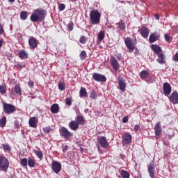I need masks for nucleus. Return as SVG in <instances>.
I'll return each instance as SVG.
<instances>
[{
  "instance_id": "f257e3e1",
  "label": "nucleus",
  "mask_w": 178,
  "mask_h": 178,
  "mask_svg": "<svg viewBox=\"0 0 178 178\" xmlns=\"http://www.w3.org/2000/svg\"><path fill=\"white\" fill-rule=\"evenodd\" d=\"M47 16V11L42 8L36 9L31 15V21L33 23L37 22H42Z\"/></svg>"
},
{
  "instance_id": "f03ea898",
  "label": "nucleus",
  "mask_w": 178,
  "mask_h": 178,
  "mask_svg": "<svg viewBox=\"0 0 178 178\" xmlns=\"http://www.w3.org/2000/svg\"><path fill=\"white\" fill-rule=\"evenodd\" d=\"M90 23L93 25L99 24L101 22V14L98 12V10H92L90 13Z\"/></svg>"
},
{
  "instance_id": "7ed1b4c3",
  "label": "nucleus",
  "mask_w": 178,
  "mask_h": 178,
  "mask_svg": "<svg viewBox=\"0 0 178 178\" xmlns=\"http://www.w3.org/2000/svg\"><path fill=\"white\" fill-rule=\"evenodd\" d=\"M124 41L128 51L133 52V51L136 49V42H134L133 38L127 37L124 38Z\"/></svg>"
},
{
  "instance_id": "20e7f679",
  "label": "nucleus",
  "mask_w": 178,
  "mask_h": 178,
  "mask_svg": "<svg viewBox=\"0 0 178 178\" xmlns=\"http://www.w3.org/2000/svg\"><path fill=\"white\" fill-rule=\"evenodd\" d=\"M3 111L6 115H12L16 112V106L11 104L3 103Z\"/></svg>"
},
{
  "instance_id": "39448f33",
  "label": "nucleus",
  "mask_w": 178,
  "mask_h": 178,
  "mask_svg": "<svg viewBox=\"0 0 178 178\" xmlns=\"http://www.w3.org/2000/svg\"><path fill=\"white\" fill-rule=\"evenodd\" d=\"M0 169L3 172H7L9 169V161L5 156H0Z\"/></svg>"
},
{
  "instance_id": "423d86ee",
  "label": "nucleus",
  "mask_w": 178,
  "mask_h": 178,
  "mask_svg": "<svg viewBox=\"0 0 178 178\" xmlns=\"http://www.w3.org/2000/svg\"><path fill=\"white\" fill-rule=\"evenodd\" d=\"M60 136L61 137H63L65 140L67 138H70V137H73V134L70 131H69V129H67L66 127H63L60 129Z\"/></svg>"
},
{
  "instance_id": "0eeeda50",
  "label": "nucleus",
  "mask_w": 178,
  "mask_h": 178,
  "mask_svg": "<svg viewBox=\"0 0 178 178\" xmlns=\"http://www.w3.org/2000/svg\"><path fill=\"white\" fill-rule=\"evenodd\" d=\"M51 170L58 175L62 170V164L59 161H53L51 162Z\"/></svg>"
},
{
  "instance_id": "6e6552de",
  "label": "nucleus",
  "mask_w": 178,
  "mask_h": 178,
  "mask_svg": "<svg viewBox=\"0 0 178 178\" xmlns=\"http://www.w3.org/2000/svg\"><path fill=\"white\" fill-rule=\"evenodd\" d=\"M92 79L95 81H97L98 83H105L106 81V76H105V75L97 72L92 74Z\"/></svg>"
},
{
  "instance_id": "1a4fd4ad",
  "label": "nucleus",
  "mask_w": 178,
  "mask_h": 178,
  "mask_svg": "<svg viewBox=\"0 0 178 178\" xmlns=\"http://www.w3.org/2000/svg\"><path fill=\"white\" fill-rule=\"evenodd\" d=\"M132 136L130 133L127 132L122 136V145H127L131 144Z\"/></svg>"
},
{
  "instance_id": "9d476101",
  "label": "nucleus",
  "mask_w": 178,
  "mask_h": 178,
  "mask_svg": "<svg viewBox=\"0 0 178 178\" xmlns=\"http://www.w3.org/2000/svg\"><path fill=\"white\" fill-rule=\"evenodd\" d=\"M147 172L149 173V177L155 178V164H154V161L148 164Z\"/></svg>"
},
{
  "instance_id": "9b49d317",
  "label": "nucleus",
  "mask_w": 178,
  "mask_h": 178,
  "mask_svg": "<svg viewBox=\"0 0 178 178\" xmlns=\"http://www.w3.org/2000/svg\"><path fill=\"white\" fill-rule=\"evenodd\" d=\"M97 143H99L102 148H108V147H109V143H108V140H106V137L105 136H100L97 140Z\"/></svg>"
},
{
  "instance_id": "f8f14e48",
  "label": "nucleus",
  "mask_w": 178,
  "mask_h": 178,
  "mask_svg": "<svg viewBox=\"0 0 178 178\" xmlns=\"http://www.w3.org/2000/svg\"><path fill=\"white\" fill-rule=\"evenodd\" d=\"M163 94L165 97H168L170 92H172V86L170 83L165 82L163 85Z\"/></svg>"
},
{
  "instance_id": "ddd939ff",
  "label": "nucleus",
  "mask_w": 178,
  "mask_h": 178,
  "mask_svg": "<svg viewBox=\"0 0 178 178\" xmlns=\"http://www.w3.org/2000/svg\"><path fill=\"white\" fill-rule=\"evenodd\" d=\"M111 65L115 72H118V70L120 68V66L119 65V63L118 62V60L114 56H111L110 58Z\"/></svg>"
},
{
  "instance_id": "4468645a",
  "label": "nucleus",
  "mask_w": 178,
  "mask_h": 178,
  "mask_svg": "<svg viewBox=\"0 0 178 178\" xmlns=\"http://www.w3.org/2000/svg\"><path fill=\"white\" fill-rule=\"evenodd\" d=\"M169 100L172 104L176 105L178 104V93L177 91L173 92L169 97Z\"/></svg>"
},
{
  "instance_id": "2eb2a0df",
  "label": "nucleus",
  "mask_w": 178,
  "mask_h": 178,
  "mask_svg": "<svg viewBox=\"0 0 178 178\" xmlns=\"http://www.w3.org/2000/svg\"><path fill=\"white\" fill-rule=\"evenodd\" d=\"M29 44L31 49H35L38 47V43L37 42V39L34 37H31L29 39Z\"/></svg>"
},
{
  "instance_id": "dca6fc26",
  "label": "nucleus",
  "mask_w": 178,
  "mask_h": 178,
  "mask_svg": "<svg viewBox=\"0 0 178 178\" xmlns=\"http://www.w3.org/2000/svg\"><path fill=\"white\" fill-rule=\"evenodd\" d=\"M118 86L120 87V90L122 91V92H124V91H126V87L127 86V84H126V81H124L123 78H118Z\"/></svg>"
},
{
  "instance_id": "f3484780",
  "label": "nucleus",
  "mask_w": 178,
  "mask_h": 178,
  "mask_svg": "<svg viewBox=\"0 0 178 178\" xmlns=\"http://www.w3.org/2000/svg\"><path fill=\"white\" fill-rule=\"evenodd\" d=\"M162 133V127H161L160 122H156L154 125V134L157 137H159L161 136V134Z\"/></svg>"
},
{
  "instance_id": "a211bd4d",
  "label": "nucleus",
  "mask_w": 178,
  "mask_h": 178,
  "mask_svg": "<svg viewBox=\"0 0 178 178\" xmlns=\"http://www.w3.org/2000/svg\"><path fill=\"white\" fill-rule=\"evenodd\" d=\"M140 35L143 37V38H148V35H149V31H148V28H147V26L141 27Z\"/></svg>"
},
{
  "instance_id": "6ab92c4d",
  "label": "nucleus",
  "mask_w": 178,
  "mask_h": 178,
  "mask_svg": "<svg viewBox=\"0 0 178 178\" xmlns=\"http://www.w3.org/2000/svg\"><path fill=\"white\" fill-rule=\"evenodd\" d=\"M151 48L156 55H160L163 53L162 49L157 44H152Z\"/></svg>"
},
{
  "instance_id": "aec40b11",
  "label": "nucleus",
  "mask_w": 178,
  "mask_h": 178,
  "mask_svg": "<svg viewBox=\"0 0 178 178\" xmlns=\"http://www.w3.org/2000/svg\"><path fill=\"white\" fill-rule=\"evenodd\" d=\"M79 124L75 120H72L68 124V127L71 130H73V131H76V130L79 129Z\"/></svg>"
},
{
  "instance_id": "412c9836",
  "label": "nucleus",
  "mask_w": 178,
  "mask_h": 178,
  "mask_svg": "<svg viewBox=\"0 0 178 178\" xmlns=\"http://www.w3.org/2000/svg\"><path fill=\"white\" fill-rule=\"evenodd\" d=\"M157 56V62L160 63V65L165 64V59L166 58V57L165 56V55H163V53L158 54Z\"/></svg>"
},
{
  "instance_id": "4be33fe9",
  "label": "nucleus",
  "mask_w": 178,
  "mask_h": 178,
  "mask_svg": "<svg viewBox=\"0 0 178 178\" xmlns=\"http://www.w3.org/2000/svg\"><path fill=\"white\" fill-rule=\"evenodd\" d=\"M76 122H77L78 125H83L84 123H86V120H84V118H83L82 115H77L76 117Z\"/></svg>"
},
{
  "instance_id": "5701e85b",
  "label": "nucleus",
  "mask_w": 178,
  "mask_h": 178,
  "mask_svg": "<svg viewBox=\"0 0 178 178\" xmlns=\"http://www.w3.org/2000/svg\"><path fill=\"white\" fill-rule=\"evenodd\" d=\"M159 38L156 33H151L149 37V41L151 44L155 42V41H158Z\"/></svg>"
},
{
  "instance_id": "b1692460",
  "label": "nucleus",
  "mask_w": 178,
  "mask_h": 178,
  "mask_svg": "<svg viewBox=\"0 0 178 178\" xmlns=\"http://www.w3.org/2000/svg\"><path fill=\"white\" fill-rule=\"evenodd\" d=\"M18 56L20 59H27L29 54L25 50H21L18 54Z\"/></svg>"
},
{
  "instance_id": "393cba45",
  "label": "nucleus",
  "mask_w": 178,
  "mask_h": 178,
  "mask_svg": "<svg viewBox=\"0 0 178 178\" xmlns=\"http://www.w3.org/2000/svg\"><path fill=\"white\" fill-rule=\"evenodd\" d=\"M51 113H58L59 112V104H54L50 108Z\"/></svg>"
},
{
  "instance_id": "a878e982",
  "label": "nucleus",
  "mask_w": 178,
  "mask_h": 178,
  "mask_svg": "<svg viewBox=\"0 0 178 178\" xmlns=\"http://www.w3.org/2000/svg\"><path fill=\"white\" fill-rule=\"evenodd\" d=\"M35 120H36L35 117H32L29 119V124L30 127L35 128V124H37V122Z\"/></svg>"
},
{
  "instance_id": "bb28decb",
  "label": "nucleus",
  "mask_w": 178,
  "mask_h": 178,
  "mask_svg": "<svg viewBox=\"0 0 178 178\" xmlns=\"http://www.w3.org/2000/svg\"><path fill=\"white\" fill-rule=\"evenodd\" d=\"M118 26V28L121 31H123L124 30H125L126 29V25L124 24V22H123L122 20H120L118 23L116 24Z\"/></svg>"
},
{
  "instance_id": "cd10ccee",
  "label": "nucleus",
  "mask_w": 178,
  "mask_h": 178,
  "mask_svg": "<svg viewBox=\"0 0 178 178\" xmlns=\"http://www.w3.org/2000/svg\"><path fill=\"white\" fill-rule=\"evenodd\" d=\"M148 76H149V73H148V71H147V70L141 71L140 79L142 80H146V79H147Z\"/></svg>"
},
{
  "instance_id": "c85d7f7f",
  "label": "nucleus",
  "mask_w": 178,
  "mask_h": 178,
  "mask_svg": "<svg viewBox=\"0 0 178 178\" xmlns=\"http://www.w3.org/2000/svg\"><path fill=\"white\" fill-rule=\"evenodd\" d=\"M79 97L82 98H87V90L86 88H81L79 91Z\"/></svg>"
},
{
  "instance_id": "c756f323",
  "label": "nucleus",
  "mask_w": 178,
  "mask_h": 178,
  "mask_svg": "<svg viewBox=\"0 0 178 178\" xmlns=\"http://www.w3.org/2000/svg\"><path fill=\"white\" fill-rule=\"evenodd\" d=\"M105 38V31H100L97 34V40L101 42Z\"/></svg>"
},
{
  "instance_id": "7c9ffc66",
  "label": "nucleus",
  "mask_w": 178,
  "mask_h": 178,
  "mask_svg": "<svg viewBox=\"0 0 178 178\" xmlns=\"http://www.w3.org/2000/svg\"><path fill=\"white\" fill-rule=\"evenodd\" d=\"M2 147L4 152H10L12 151V147L8 143L3 144Z\"/></svg>"
},
{
  "instance_id": "2f4dec72",
  "label": "nucleus",
  "mask_w": 178,
  "mask_h": 178,
  "mask_svg": "<svg viewBox=\"0 0 178 178\" xmlns=\"http://www.w3.org/2000/svg\"><path fill=\"white\" fill-rule=\"evenodd\" d=\"M28 165L29 166V168H34V166H35V159H34L33 158H29Z\"/></svg>"
},
{
  "instance_id": "473e14b6",
  "label": "nucleus",
  "mask_w": 178,
  "mask_h": 178,
  "mask_svg": "<svg viewBox=\"0 0 178 178\" xmlns=\"http://www.w3.org/2000/svg\"><path fill=\"white\" fill-rule=\"evenodd\" d=\"M14 91L17 95H22V88L19 86V85H15L14 87Z\"/></svg>"
},
{
  "instance_id": "72a5a7b5",
  "label": "nucleus",
  "mask_w": 178,
  "mask_h": 178,
  "mask_svg": "<svg viewBox=\"0 0 178 178\" xmlns=\"http://www.w3.org/2000/svg\"><path fill=\"white\" fill-rule=\"evenodd\" d=\"M120 173L122 178H130V174L124 170H121Z\"/></svg>"
},
{
  "instance_id": "f704fd0d",
  "label": "nucleus",
  "mask_w": 178,
  "mask_h": 178,
  "mask_svg": "<svg viewBox=\"0 0 178 178\" xmlns=\"http://www.w3.org/2000/svg\"><path fill=\"white\" fill-rule=\"evenodd\" d=\"M28 163H29V159H27L26 158H24L21 160L20 165L23 168H27Z\"/></svg>"
},
{
  "instance_id": "c9c22d12",
  "label": "nucleus",
  "mask_w": 178,
  "mask_h": 178,
  "mask_svg": "<svg viewBox=\"0 0 178 178\" xmlns=\"http://www.w3.org/2000/svg\"><path fill=\"white\" fill-rule=\"evenodd\" d=\"M34 153L39 159H42L44 154H42V152H41V150H34Z\"/></svg>"
},
{
  "instance_id": "e433bc0d",
  "label": "nucleus",
  "mask_w": 178,
  "mask_h": 178,
  "mask_svg": "<svg viewBox=\"0 0 178 178\" xmlns=\"http://www.w3.org/2000/svg\"><path fill=\"white\" fill-rule=\"evenodd\" d=\"M6 124V117L3 116L2 119H0V127H5Z\"/></svg>"
},
{
  "instance_id": "4c0bfd02",
  "label": "nucleus",
  "mask_w": 178,
  "mask_h": 178,
  "mask_svg": "<svg viewBox=\"0 0 178 178\" xmlns=\"http://www.w3.org/2000/svg\"><path fill=\"white\" fill-rule=\"evenodd\" d=\"M81 60H84L87 58V53L86 51H82L79 55Z\"/></svg>"
},
{
  "instance_id": "58836bf2",
  "label": "nucleus",
  "mask_w": 178,
  "mask_h": 178,
  "mask_svg": "<svg viewBox=\"0 0 178 178\" xmlns=\"http://www.w3.org/2000/svg\"><path fill=\"white\" fill-rule=\"evenodd\" d=\"M22 20H26L27 19V11H22L20 14Z\"/></svg>"
},
{
  "instance_id": "ea45409f",
  "label": "nucleus",
  "mask_w": 178,
  "mask_h": 178,
  "mask_svg": "<svg viewBox=\"0 0 178 178\" xmlns=\"http://www.w3.org/2000/svg\"><path fill=\"white\" fill-rule=\"evenodd\" d=\"M79 42L81 44H86V42H87V37L81 36L80 38H79Z\"/></svg>"
},
{
  "instance_id": "a19ab883",
  "label": "nucleus",
  "mask_w": 178,
  "mask_h": 178,
  "mask_svg": "<svg viewBox=\"0 0 178 178\" xmlns=\"http://www.w3.org/2000/svg\"><path fill=\"white\" fill-rule=\"evenodd\" d=\"M145 81L148 84H152V83H154V78H152V76H147V78L145 79Z\"/></svg>"
},
{
  "instance_id": "79ce46f5",
  "label": "nucleus",
  "mask_w": 178,
  "mask_h": 178,
  "mask_svg": "<svg viewBox=\"0 0 178 178\" xmlns=\"http://www.w3.org/2000/svg\"><path fill=\"white\" fill-rule=\"evenodd\" d=\"M65 83L63 82H59L58 83V90H60V91H63V90H65Z\"/></svg>"
},
{
  "instance_id": "37998d69",
  "label": "nucleus",
  "mask_w": 178,
  "mask_h": 178,
  "mask_svg": "<svg viewBox=\"0 0 178 178\" xmlns=\"http://www.w3.org/2000/svg\"><path fill=\"white\" fill-rule=\"evenodd\" d=\"M90 98L91 99H97V94L94 91H91L90 93Z\"/></svg>"
},
{
  "instance_id": "c03bdc74",
  "label": "nucleus",
  "mask_w": 178,
  "mask_h": 178,
  "mask_svg": "<svg viewBox=\"0 0 178 178\" xmlns=\"http://www.w3.org/2000/svg\"><path fill=\"white\" fill-rule=\"evenodd\" d=\"M67 29L70 31H73V21H71L68 24H67Z\"/></svg>"
},
{
  "instance_id": "a18cd8bd",
  "label": "nucleus",
  "mask_w": 178,
  "mask_h": 178,
  "mask_svg": "<svg viewBox=\"0 0 178 178\" xmlns=\"http://www.w3.org/2000/svg\"><path fill=\"white\" fill-rule=\"evenodd\" d=\"M0 92L1 94L6 93V88L3 86H0Z\"/></svg>"
},
{
  "instance_id": "49530a36",
  "label": "nucleus",
  "mask_w": 178,
  "mask_h": 178,
  "mask_svg": "<svg viewBox=\"0 0 178 178\" xmlns=\"http://www.w3.org/2000/svg\"><path fill=\"white\" fill-rule=\"evenodd\" d=\"M164 38L167 42H170L172 41V38L168 34L164 35Z\"/></svg>"
},
{
  "instance_id": "de8ad7c7",
  "label": "nucleus",
  "mask_w": 178,
  "mask_h": 178,
  "mask_svg": "<svg viewBox=\"0 0 178 178\" xmlns=\"http://www.w3.org/2000/svg\"><path fill=\"white\" fill-rule=\"evenodd\" d=\"M65 104H66V105H68V106H70V105H72V99L69 97L66 98Z\"/></svg>"
},
{
  "instance_id": "09e8293b",
  "label": "nucleus",
  "mask_w": 178,
  "mask_h": 178,
  "mask_svg": "<svg viewBox=\"0 0 178 178\" xmlns=\"http://www.w3.org/2000/svg\"><path fill=\"white\" fill-rule=\"evenodd\" d=\"M65 8H66V6L63 3H61L58 6V9L60 11L65 10Z\"/></svg>"
},
{
  "instance_id": "8fccbe9b",
  "label": "nucleus",
  "mask_w": 178,
  "mask_h": 178,
  "mask_svg": "<svg viewBox=\"0 0 178 178\" xmlns=\"http://www.w3.org/2000/svg\"><path fill=\"white\" fill-rule=\"evenodd\" d=\"M15 67L16 69H22V67H24V65H23V63H21L16 64L15 65Z\"/></svg>"
},
{
  "instance_id": "3c124183",
  "label": "nucleus",
  "mask_w": 178,
  "mask_h": 178,
  "mask_svg": "<svg viewBox=\"0 0 178 178\" xmlns=\"http://www.w3.org/2000/svg\"><path fill=\"white\" fill-rule=\"evenodd\" d=\"M49 131H51V127H46L45 128H44V132L47 134H48Z\"/></svg>"
},
{
  "instance_id": "603ef678",
  "label": "nucleus",
  "mask_w": 178,
  "mask_h": 178,
  "mask_svg": "<svg viewBox=\"0 0 178 178\" xmlns=\"http://www.w3.org/2000/svg\"><path fill=\"white\" fill-rule=\"evenodd\" d=\"M127 122H129V116H124L122 118V122L123 123H127Z\"/></svg>"
},
{
  "instance_id": "864d4df0",
  "label": "nucleus",
  "mask_w": 178,
  "mask_h": 178,
  "mask_svg": "<svg viewBox=\"0 0 178 178\" xmlns=\"http://www.w3.org/2000/svg\"><path fill=\"white\" fill-rule=\"evenodd\" d=\"M172 59L175 62H178V52L175 54Z\"/></svg>"
},
{
  "instance_id": "5fc2aeb1",
  "label": "nucleus",
  "mask_w": 178,
  "mask_h": 178,
  "mask_svg": "<svg viewBox=\"0 0 178 178\" xmlns=\"http://www.w3.org/2000/svg\"><path fill=\"white\" fill-rule=\"evenodd\" d=\"M5 30H3V26H2V25H1L0 23V35H2V34H3Z\"/></svg>"
},
{
  "instance_id": "6e6d98bb",
  "label": "nucleus",
  "mask_w": 178,
  "mask_h": 178,
  "mask_svg": "<svg viewBox=\"0 0 178 178\" xmlns=\"http://www.w3.org/2000/svg\"><path fill=\"white\" fill-rule=\"evenodd\" d=\"M28 85L31 88H33V87H34V82L33 81H29Z\"/></svg>"
},
{
  "instance_id": "4d7b16f0",
  "label": "nucleus",
  "mask_w": 178,
  "mask_h": 178,
  "mask_svg": "<svg viewBox=\"0 0 178 178\" xmlns=\"http://www.w3.org/2000/svg\"><path fill=\"white\" fill-rule=\"evenodd\" d=\"M134 131H138L140 130V125L136 124L134 128Z\"/></svg>"
},
{
  "instance_id": "13d9d810",
  "label": "nucleus",
  "mask_w": 178,
  "mask_h": 178,
  "mask_svg": "<svg viewBox=\"0 0 178 178\" xmlns=\"http://www.w3.org/2000/svg\"><path fill=\"white\" fill-rule=\"evenodd\" d=\"M67 151V145L63 146V152H66Z\"/></svg>"
},
{
  "instance_id": "bf43d9fd",
  "label": "nucleus",
  "mask_w": 178,
  "mask_h": 178,
  "mask_svg": "<svg viewBox=\"0 0 178 178\" xmlns=\"http://www.w3.org/2000/svg\"><path fill=\"white\" fill-rule=\"evenodd\" d=\"M117 59L118 60H122V54H117Z\"/></svg>"
},
{
  "instance_id": "052dcab7",
  "label": "nucleus",
  "mask_w": 178,
  "mask_h": 178,
  "mask_svg": "<svg viewBox=\"0 0 178 178\" xmlns=\"http://www.w3.org/2000/svg\"><path fill=\"white\" fill-rule=\"evenodd\" d=\"M154 17H155L156 20H159V15H155Z\"/></svg>"
},
{
  "instance_id": "680f3d73",
  "label": "nucleus",
  "mask_w": 178,
  "mask_h": 178,
  "mask_svg": "<svg viewBox=\"0 0 178 178\" xmlns=\"http://www.w3.org/2000/svg\"><path fill=\"white\" fill-rule=\"evenodd\" d=\"M2 45H3V40H0V47H2Z\"/></svg>"
},
{
  "instance_id": "e2e57ef3",
  "label": "nucleus",
  "mask_w": 178,
  "mask_h": 178,
  "mask_svg": "<svg viewBox=\"0 0 178 178\" xmlns=\"http://www.w3.org/2000/svg\"><path fill=\"white\" fill-rule=\"evenodd\" d=\"M9 2H10L11 3H13V2H15V0H8Z\"/></svg>"
},
{
  "instance_id": "0e129e2a",
  "label": "nucleus",
  "mask_w": 178,
  "mask_h": 178,
  "mask_svg": "<svg viewBox=\"0 0 178 178\" xmlns=\"http://www.w3.org/2000/svg\"><path fill=\"white\" fill-rule=\"evenodd\" d=\"M168 138H172V136H168Z\"/></svg>"
},
{
  "instance_id": "69168bd1",
  "label": "nucleus",
  "mask_w": 178,
  "mask_h": 178,
  "mask_svg": "<svg viewBox=\"0 0 178 178\" xmlns=\"http://www.w3.org/2000/svg\"><path fill=\"white\" fill-rule=\"evenodd\" d=\"M10 178H15V177H11Z\"/></svg>"
}]
</instances>
